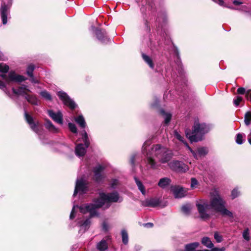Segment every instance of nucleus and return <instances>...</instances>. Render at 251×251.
I'll list each match as a JSON object with an SVG mask.
<instances>
[{"mask_svg":"<svg viewBox=\"0 0 251 251\" xmlns=\"http://www.w3.org/2000/svg\"><path fill=\"white\" fill-rule=\"evenodd\" d=\"M82 140L84 144H78L77 145L75 148V153L76 156L80 157L83 156L86 152V149L90 145V141L88 138V134L85 130L82 131Z\"/></svg>","mask_w":251,"mask_h":251,"instance_id":"obj_5","label":"nucleus"},{"mask_svg":"<svg viewBox=\"0 0 251 251\" xmlns=\"http://www.w3.org/2000/svg\"><path fill=\"white\" fill-rule=\"evenodd\" d=\"M186 147L193 154L194 158L196 159H199L200 158L204 156L207 153L208 150L206 148L201 147L199 148L197 150V151L195 152L192 148L189 146L187 143H185Z\"/></svg>","mask_w":251,"mask_h":251,"instance_id":"obj_12","label":"nucleus"},{"mask_svg":"<svg viewBox=\"0 0 251 251\" xmlns=\"http://www.w3.org/2000/svg\"><path fill=\"white\" fill-rule=\"evenodd\" d=\"M96 247L99 251H106L108 249V244L106 240L102 239L97 243Z\"/></svg>","mask_w":251,"mask_h":251,"instance_id":"obj_22","label":"nucleus"},{"mask_svg":"<svg viewBox=\"0 0 251 251\" xmlns=\"http://www.w3.org/2000/svg\"><path fill=\"white\" fill-rule=\"evenodd\" d=\"M0 76L7 83L9 82H21L26 79L25 76L17 75L14 71H10L8 75L1 74Z\"/></svg>","mask_w":251,"mask_h":251,"instance_id":"obj_7","label":"nucleus"},{"mask_svg":"<svg viewBox=\"0 0 251 251\" xmlns=\"http://www.w3.org/2000/svg\"><path fill=\"white\" fill-rule=\"evenodd\" d=\"M196 206L199 211L200 217L206 220L210 217L207 210L212 209L216 212H220L223 216H226L233 218V214L226 208V201L220 195L216 189H213L210 192V202L206 200H201L196 203Z\"/></svg>","mask_w":251,"mask_h":251,"instance_id":"obj_2","label":"nucleus"},{"mask_svg":"<svg viewBox=\"0 0 251 251\" xmlns=\"http://www.w3.org/2000/svg\"><path fill=\"white\" fill-rule=\"evenodd\" d=\"M74 120L81 128H84L86 126V123L82 115L75 117Z\"/></svg>","mask_w":251,"mask_h":251,"instance_id":"obj_21","label":"nucleus"},{"mask_svg":"<svg viewBox=\"0 0 251 251\" xmlns=\"http://www.w3.org/2000/svg\"><path fill=\"white\" fill-rule=\"evenodd\" d=\"M102 229L105 231H107L108 230V226L106 222H103L102 224Z\"/></svg>","mask_w":251,"mask_h":251,"instance_id":"obj_51","label":"nucleus"},{"mask_svg":"<svg viewBox=\"0 0 251 251\" xmlns=\"http://www.w3.org/2000/svg\"><path fill=\"white\" fill-rule=\"evenodd\" d=\"M174 135L178 140L182 142L185 145V143L187 142L184 140L183 137H182L178 132H177L176 130H175Z\"/></svg>","mask_w":251,"mask_h":251,"instance_id":"obj_39","label":"nucleus"},{"mask_svg":"<svg viewBox=\"0 0 251 251\" xmlns=\"http://www.w3.org/2000/svg\"><path fill=\"white\" fill-rule=\"evenodd\" d=\"M35 69V66L34 65H30L28 66L26 70V73L29 76H32L33 75V72Z\"/></svg>","mask_w":251,"mask_h":251,"instance_id":"obj_36","label":"nucleus"},{"mask_svg":"<svg viewBox=\"0 0 251 251\" xmlns=\"http://www.w3.org/2000/svg\"><path fill=\"white\" fill-rule=\"evenodd\" d=\"M237 92L239 94H241V95L245 94L246 98L247 99H248L249 95L251 93V89H248L247 90H246L244 88L240 87L237 89Z\"/></svg>","mask_w":251,"mask_h":251,"instance_id":"obj_33","label":"nucleus"},{"mask_svg":"<svg viewBox=\"0 0 251 251\" xmlns=\"http://www.w3.org/2000/svg\"><path fill=\"white\" fill-rule=\"evenodd\" d=\"M152 107H154V104H152Z\"/></svg>","mask_w":251,"mask_h":251,"instance_id":"obj_59","label":"nucleus"},{"mask_svg":"<svg viewBox=\"0 0 251 251\" xmlns=\"http://www.w3.org/2000/svg\"><path fill=\"white\" fill-rule=\"evenodd\" d=\"M228 7V8H230V9H234V8H233V7H230V6H229V7Z\"/></svg>","mask_w":251,"mask_h":251,"instance_id":"obj_57","label":"nucleus"},{"mask_svg":"<svg viewBox=\"0 0 251 251\" xmlns=\"http://www.w3.org/2000/svg\"><path fill=\"white\" fill-rule=\"evenodd\" d=\"M243 98L240 96H237L233 100V103L236 106L239 105L240 102L242 100Z\"/></svg>","mask_w":251,"mask_h":251,"instance_id":"obj_43","label":"nucleus"},{"mask_svg":"<svg viewBox=\"0 0 251 251\" xmlns=\"http://www.w3.org/2000/svg\"><path fill=\"white\" fill-rule=\"evenodd\" d=\"M174 52L176 54V55L177 58V63H178V65H179V64L181 63V62L179 60V59H180L179 53V51H178V49L176 47H175V48H174Z\"/></svg>","mask_w":251,"mask_h":251,"instance_id":"obj_46","label":"nucleus"},{"mask_svg":"<svg viewBox=\"0 0 251 251\" xmlns=\"http://www.w3.org/2000/svg\"><path fill=\"white\" fill-rule=\"evenodd\" d=\"M90 225V220L87 219L84 221H81L77 222V225L80 227L79 233L85 232L89 228Z\"/></svg>","mask_w":251,"mask_h":251,"instance_id":"obj_18","label":"nucleus"},{"mask_svg":"<svg viewBox=\"0 0 251 251\" xmlns=\"http://www.w3.org/2000/svg\"><path fill=\"white\" fill-rule=\"evenodd\" d=\"M244 134L238 133L235 137V141L237 144L241 145L244 142L243 136Z\"/></svg>","mask_w":251,"mask_h":251,"instance_id":"obj_34","label":"nucleus"},{"mask_svg":"<svg viewBox=\"0 0 251 251\" xmlns=\"http://www.w3.org/2000/svg\"><path fill=\"white\" fill-rule=\"evenodd\" d=\"M30 77V81L35 84L39 83V81L35 78L33 75L32 76H29Z\"/></svg>","mask_w":251,"mask_h":251,"instance_id":"obj_49","label":"nucleus"},{"mask_svg":"<svg viewBox=\"0 0 251 251\" xmlns=\"http://www.w3.org/2000/svg\"><path fill=\"white\" fill-rule=\"evenodd\" d=\"M168 165L172 170L178 173H185L189 170L186 164L178 160L171 161L168 163Z\"/></svg>","mask_w":251,"mask_h":251,"instance_id":"obj_8","label":"nucleus"},{"mask_svg":"<svg viewBox=\"0 0 251 251\" xmlns=\"http://www.w3.org/2000/svg\"><path fill=\"white\" fill-rule=\"evenodd\" d=\"M239 192L238 191L237 189H234L231 192V197L232 199H235L237 198L239 195Z\"/></svg>","mask_w":251,"mask_h":251,"instance_id":"obj_45","label":"nucleus"},{"mask_svg":"<svg viewBox=\"0 0 251 251\" xmlns=\"http://www.w3.org/2000/svg\"><path fill=\"white\" fill-rule=\"evenodd\" d=\"M40 96L46 100L51 101L52 97L50 94L46 90H43L40 92Z\"/></svg>","mask_w":251,"mask_h":251,"instance_id":"obj_32","label":"nucleus"},{"mask_svg":"<svg viewBox=\"0 0 251 251\" xmlns=\"http://www.w3.org/2000/svg\"><path fill=\"white\" fill-rule=\"evenodd\" d=\"M57 95L63 103L69 107L70 108L74 109L76 107L75 102L70 98L66 93L63 91H59Z\"/></svg>","mask_w":251,"mask_h":251,"instance_id":"obj_10","label":"nucleus"},{"mask_svg":"<svg viewBox=\"0 0 251 251\" xmlns=\"http://www.w3.org/2000/svg\"><path fill=\"white\" fill-rule=\"evenodd\" d=\"M9 69V67L7 65L3 63H0V72L2 73V74L7 73Z\"/></svg>","mask_w":251,"mask_h":251,"instance_id":"obj_35","label":"nucleus"},{"mask_svg":"<svg viewBox=\"0 0 251 251\" xmlns=\"http://www.w3.org/2000/svg\"><path fill=\"white\" fill-rule=\"evenodd\" d=\"M225 251V248L222 247L221 248H212V249L211 251Z\"/></svg>","mask_w":251,"mask_h":251,"instance_id":"obj_50","label":"nucleus"},{"mask_svg":"<svg viewBox=\"0 0 251 251\" xmlns=\"http://www.w3.org/2000/svg\"><path fill=\"white\" fill-rule=\"evenodd\" d=\"M214 237L217 243H221L223 241V237L219 233L216 231L214 234Z\"/></svg>","mask_w":251,"mask_h":251,"instance_id":"obj_40","label":"nucleus"},{"mask_svg":"<svg viewBox=\"0 0 251 251\" xmlns=\"http://www.w3.org/2000/svg\"><path fill=\"white\" fill-rule=\"evenodd\" d=\"M104 169V167L100 165L97 166L94 169V179L98 183H100L102 180L103 176L101 175V172Z\"/></svg>","mask_w":251,"mask_h":251,"instance_id":"obj_17","label":"nucleus"},{"mask_svg":"<svg viewBox=\"0 0 251 251\" xmlns=\"http://www.w3.org/2000/svg\"><path fill=\"white\" fill-rule=\"evenodd\" d=\"M249 98L250 99V100L251 101V93L249 94L248 98Z\"/></svg>","mask_w":251,"mask_h":251,"instance_id":"obj_56","label":"nucleus"},{"mask_svg":"<svg viewBox=\"0 0 251 251\" xmlns=\"http://www.w3.org/2000/svg\"><path fill=\"white\" fill-rule=\"evenodd\" d=\"M25 117L32 130L37 133L39 130L38 123L34 122L33 117L29 115L26 111H25Z\"/></svg>","mask_w":251,"mask_h":251,"instance_id":"obj_15","label":"nucleus"},{"mask_svg":"<svg viewBox=\"0 0 251 251\" xmlns=\"http://www.w3.org/2000/svg\"><path fill=\"white\" fill-rule=\"evenodd\" d=\"M171 189L176 198H181L186 195V191L180 186H172Z\"/></svg>","mask_w":251,"mask_h":251,"instance_id":"obj_14","label":"nucleus"},{"mask_svg":"<svg viewBox=\"0 0 251 251\" xmlns=\"http://www.w3.org/2000/svg\"><path fill=\"white\" fill-rule=\"evenodd\" d=\"M160 203L159 199L157 198H151L142 201V205L145 207H155L157 206Z\"/></svg>","mask_w":251,"mask_h":251,"instance_id":"obj_16","label":"nucleus"},{"mask_svg":"<svg viewBox=\"0 0 251 251\" xmlns=\"http://www.w3.org/2000/svg\"><path fill=\"white\" fill-rule=\"evenodd\" d=\"M151 141H146L142 147L143 153L147 157L148 164L153 169L157 167L156 163L153 159L156 157L161 163H169L173 157L172 151L160 144L151 145Z\"/></svg>","mask_w":251,"mask_h":251,"instance_id":"obj_3","label":"nucleus"},{"mask_svg":"<svg viewBox=\"0 0 251 251\" xmlns=\"http://www.w3.org/2000/svg\"><path fill=\"white\" fill-rule=\"evenodd\" d=\"M244 122L247 126H249L251 124V111H248L245 114Z\"/></svg>","mask_w":251,"mask_h":251,"instance_id":"obj_31","label":"nucleus"},{"mask_svg":"<svg viewBox=\"0 0 251 251\" xmlns=\"http://www.w3.org/2000/svg\"><path fill=\"white\" fill-rule=\"evenodd\" d=\"M20 88H23V89L25 91H27L28 92H30V90L27 88V86L25 85H23L22 86L19 87Z\"/></svg>","mask_w":251,"mask_h":251,"instance_id":"obj_53","label":"nucleus"},{"mask_svg":"<svg viewBox=\"0 0 251 251\" xmlns=\"http://www.w3.org/2000/svg\"><path fill=\"white\" fill-rule=\"evenodd\" d=\"M12 3V0H8L7 4H6L3 1H2L0 13L2 22L3 25L6 24L7 22V18L9 15L8 8L11 6Z\"/></svg>","mask_w":251,"mask_h":251,"instance_id":"obj_11","label":"nucleus"},{"mask_svg":"<svg viewBox=\"0 0 251 251\" xmlns=\"http://www.w3.org/2000/svg\"><path fill=\"white\" fill-rule=\"evenodd\" d=\"M135 155H134L131 156L130 158V163L132 166H134L135 164Z\"/></svg>","mask_w":251,"mask_h":251,"instance_id":"obj_52","label":"nucleus"},{"mask_svg":"<svg viewBox=\"0 0 251 251\" xmlns=\"http://www.w3.org/2000/svg\"><path fill=\"white\" fill-rule=\"evenodd\" d=\"M233 3L234 4L236 5H239L242 3V2H240V1H238V0H234L233 1Z\"/></svg>","mask_w":251,"mask_h":251,"instance_id":"obj_54","label":"nucleus"},{"mask_svg":"<svg viewBox=\"0 0 251 251\" xmlns=\"http://www.w3.org/2000/svg\"><path fill=\"white\" fill-rule=\"evenodd\" d=\"M202 244L208 248H212L213 247V244L208 237H205L202 239Z\"/></svg>","mask_w":251,"mask_h":251,"instance_id":"obj_30","label":"nucleus"},{"mask_svg":"<svg viewBox=\"0 0 251 251\" xmlns=\"http://www.w3.org/2000/svg\"><path fill=\"white\" fill-rule=\"evenodd\" d=\"M68 127L72 132L74 133H77V129L76 126L74 123H69L68 124Z\"/></svg>","mask_w":251,"mask_h":251,"instance_id":"obj_38","label":"nucleus"},{"mask_svg":"<svg viewBox=\"0 0 251 251\" xmlns=\"http://www.w3.org/2000/svg\"><path fill=\"white\" fill-rule=\"evenodd\" d=\"M142 56L143 60L150 66V67L151 69H153L154 67V64L152 62L151 58L144 53H142Z\"/></svg>","mask_w":251,"mask_h":251,"instance_id":"obj_27","label":"nucleus"},{"mask_svg":"<svg viewBox=\"0 0 251 251\" xmlns=\"http://www.w3.org/2000/svg\"><path fill=\"white\" fill-rule=\"evenodd\" d=\"M12 92L16 95H20L23 96L25 99V97L26 95H28V94L26 93L25 91L23 89V88L19 87L17 89H15L14 87L12 88Z\"/></svg>","mask_w":251,"mask_h":251,"instance_id":"obj_26","label":"nucleus"},{"mask_svg":"<svg viewBox=\"0 0 251 251\" xmlns=\"http://www.w3.org/2000/svg\"><path fill=\"white\" fill-rule=\"evenodd\" d=\"M134 179L138 189L140 190L141 193L145 196L146 195V190L142 182L136 176H134Z\"/></svg>","mask_w":251,"mask_h":251,"instance_id":"obj_24","label":"nucleus"},{"mask_svg":"<svg viewBox=\"0 0 251 251\" xmlns=\"http://www.w3.org/2000/svg\"><path fill=\"white\" fill-rule=\"evenodd\" d=\"M215 2L218 3L219 5L222 6H226L225 5V2L223 0H212Z\"/></svg>","mask_w":251,"mask_h":251,"instance_id":"obj_48","label":"nucleus"},{"mask_svg":"<svg viewBox=\"0 0 251 251\" xmlns=\"http://www.w3.org/2000/svg\"><path fill=\"white\" fill-rule=\"evenodd\" d=\"M210 126L204 123H200L195 121L192 132L185 131L186 137L191 142H198L202 139L203 135L210 130Z\"/></svg>","mask_w":251,"mask_h":251,"instance_id":"obj_4","label":"nucleus"},{"mask_svg":"<svg viewBox=\"0 0 251 251\" xmlns=\"http://www.w3.org/2000/svg\"><path fill=\"white\" fill-rule=\"evenodd\" d=\"M0 89L2 90L7 95H9L10 93L7 91L5 84L1 80H0Z\"/></svg>","mask_w":251,"mask_h":251,"instance_id":"obj_41","label":"nucleus"},{"mask_svg":"<svg viewBox=\"0 0 251 251\" xmlns=\"http://www.w3.org/2000/svg\"><path fill=\"white\" fill-rule=\"evenodd\" d=\"M201 251H208V250H205Z\"/></svg>","mask_w":251,"mask_h":251,"instance_id":"obj_58","label":"nucleus"},{"mask_svg":"<svg viewBox=\"0 0 251 251\" xmlns=\"http://www.w3.org/2000/svg\"><path fill=\"white\" fill-rule=\"evenodd\" d=\"M122 199L120 200L119 194L117 192L105 194L103 192L99 193V197L93 200L92 203H85L81 205H74L70 215V219H73L75 218V207H78L81 213L85 214L89 213L90 217L95 216H98L99 213L97 209L104 206L105 208H108L110 206L111 202H121Z\"/></svg>","mask_w":251,"mask_h":251,"instance_id":"obj_1","label":"nucleus"},{"mask_svg":"<svg viewBox=\"0 0 251 251\" xmlns=\"http://www.w3.org/2000/svg\"><path fill=\"white\" fill-rule=\"evenodd\" d=\"M198 242H194L185 246V251H195V250L199 246Z\"/></svg>","mask_w":251,"mask_h":251,"instance_id":"obj_29","label":"nucleus"},{"mask_svg":"<svg viewBox=\"0 0 251 251\" xmlns=\"http://www.w3.org/2000/svg\"><path fill=\"white\" fill-rule=\"evenodd\" d=\"M191 187L192 189L195 188L197 187V185L199 184L198 180L195 177H192L191 179Z\"/></svg>","mask_w":251,"mask_h":251,"instance_id":"obj_42","label":"nucleus"},{"mask_svg":"<svg viewBox=\"0 0 251 251\" xmlns=\"http://www.w3.org/2000/svg\"><path fill=\"white\" fill-rule=\"evenodd\" d=\"M88 182L83 177L77 178L76 181L73 196L75 197L77 193L80 194H85L88 191Z\"/></svg>","mask_w":251,"mask_h":251,"instance_id":"obj_6","label":"nucleus"},{"mask_svg":"<svg viewBox=\"0 0 251 251\" xmlns=\"http://www.w3.org/2000/svg\"><path fill=\"white\" fill-rule=\"evenodd\" d=\"M171 182V181L170 178L168 177H163L159 180L158 183V185L160 187L163 189L165 188L168 185H169L170 184Z\"/></svg>","mask_w":251,"mask_h":251,"instance_id":"obj_23","label":"nucleus"},{"mask_svg":"<svg viewBox=\"0 0 251 251\" xmlns=\"http://www.w3.org/2000/svg\"><path fill=\"white\" fill-rule=\"evenodd\" d=\"M191 209L190 205L188 204H184L181 207V211L185 214L189 213Z\"/></svg>","mask_w":251,"mask_h":251,"instance_id":"obj_37","label":"nucleus"},{"mask_svg":"<svg viewBox=\"0 0 251 251\" xmlns=\"http://www.w3.org/2000/svg\"><path fill=\"white\" fill-rule=\"evenodd\" d=\"M121 235L122 242L124 244L127 245L128 243V235L126 229H124L121 230Z\"/></svg>","mask_w":251,"mask_h":251,"instance_id":"obj_28","label":"nucleus"},{"mask_svg":"<svg viewBox=\"0 0 251 251\" xmlns=\"http://www.w3.org/2000/svg\"><path fill=\"white\" fill-rule=\"evenodd\" d=\"M243 237L247 241H249L250 240V235L248 229H246L244 231L243 233Z\"/></svg>","mask_w":251,"mask_h":251,"instance_id":"obj_44","label":"nucleus"},{"mask_svg":"<svg viewBox=\"0 0 251 251\" xmlns=\"http://www.w3.org/2000/svg\"><path fill=\"white\" fill-rule=\"evenodd\" d=\"M118 183L119 181L117 179H112L110 184L111 187L113 189L115 188L116 186L118 184Z\"/></svg>","mask_w":251,"mask_h":251,"instance_id":"obj_47","label":"nucleus"},{"mask_svg":"<svg viewBox=\"0 0 251 251\" xmlns=\"http://www.w3.org/2000/svg\"><path fill=\"white\" fill-rule=\"evenodd\" d=\"M145 226L147 227H151L153 226V224L151 223H148L145 224Z\"/></svg>","mask_w":251,"mask_h":251,"instance_id":"obj_55","label":"nucleus"},{"mask_svg":"<svg viewBox=\"0 0 251 251\" xmlns=\"http://www.w3.org/2000/svg\"><path fill=\"white\" fill-rule=\"evenodd\" d=\"M45 121V123L44 126L50 132L52 133H58L59 132L58 128L56 127L50 120L46 119Z\"/></svg>","mask_w":251,"mask_h":251,"instance_id":"obj_20","label":"nucleus"},{"mask_svg":"<svg viewBox=\"0 0 251 251\" xmlns=\"http://www.w3.org/2000/svg\"><path fill=\"white\" fill-rule=\"evenodd\" d=\"M160 113L164 118V123L168 124L171 120L172 115L170 113H166L162 109L160 110Z\"/></svg>","mask_w":251,"mask_h":251,"instance_id":"obj_25","label":"nucleus"},{"mask_svg":"<svg viewBox=\"0 0 251 251\" xmlns=\"http://www.w3.org/2000/svg\"><path fill=\"white\" fill-rule=\"evenodd\" d=\"M90 30L95 33L97 39L102 43H106L109 41V38L107 35V33L104 30L96 27L92 25Z\"/></svg>","mask_w":251,"mask_h":251,"instance_id":"obj_9","label":"nucleus"},{"mask_svg":"<svg viewBox=\"0 0 251 251\" xmlns=\"http://www.w3.org/2000/svg\"><path fill=\"white\" fill-rule=\"evenodd\" d=\"M47 113L54 122L60 125L63 124V115L60 111L55 113L52 110L49 109Z\"/></svg>","mask_w":251,"mask_h":251,"instance_id":"obj_13","label":"nucleus"},{"mask_svg":"<svg viewBox=\"0 0 251 251\" xmlns=\"http://www.w3.org/2000/svg\"><path fill=\"white\" fill-rule=\"evenodd\" d=\"M27 101L33 105H39L40 104V100L35 95L28 94L26 95L25 99Z\"/></svg>","mask_w":251,"mask_h":251,"instance_id":"obj_19","label":"nucleus"}]
</instances>
